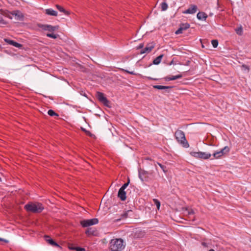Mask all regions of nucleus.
Segmentation results:
<instances>
[{
  "instance_id": "1",
  "label": "nucleus",
  "mask_w": 251,
  "mask_h": 251,
  "mask_svg": "<svg viewBox=\"0 0 251 251\" xmlns=\"http://www.w3.org/2000/svg\"><path fill=\"white\" fill-rule=\"evenodd\" d=\"M24 208L28 212L33 213H40L42 212L44 207L42 203L39 202H29L24 206Z\"/></svg>"
},
{
  "instance_id": "2",
  "label": "nucleus",
  "mask_w": 251,
  "mask_h": 251,
  "mask_svg": "<svg viewBox=\"0 0 251 251\" xmlns=\"http://www.w3.org/2000/svg\"><path fill=\"white\" fill-rule=\"evenodd\" d=\"M125 248L123 240L119 239H112L109 243V249L112 251H120Z\"/></svg>"
},
{
  "instance_id": "3",
  "label": "nucleus",
  "mask_w": 251,
  "mask_h": 251,
  "mask_svg": "<svg viewBox=\"0 0 251 251\" xmlns=\"http://www.w3.org/2000/svg\"><path fill=\"white\" fill-rule=\"evenodd\" d=\"M175 137L177 142L184 148H188L189 145L187 142L185 133L181 130L177 129L175 133Z\"/></svg>"
},
{
  "instance_id": "4",
  "label": "nucleus",
  "mask_w": 251,
  "mask_h": 251,
  "mask_svg": "<svg viewBox=\"0 0 251 251\" xmlns=\"http://www.w3.org/2000/svg\"><path fill=\"white\" fill-rule=\"evenodd\" d=\"M190 154L195 158L201 159H208L211 156L210 153L201 151H191Z\"/></svg>"
},
{
  "instance_id": "5",
  "label": "nucleus",
  "mask_w": 251,
  "mask_h": 251,
  "mask_svg": "<svg viewBox=\"0 0 251 251\" xmlns=\"http://www.w3.org/2000/svg\"><path fill=\"white\" fill-rule=\"evenodd\" d=\"M230 151V149L228 146L225 147L219 151H215L213 153V156L215 159H219L222 156L226 154Z\"/></svg>"
},
{
  "instance_id": "6",
  "label": "nucleus",
  "mask_w": 251,
  "mask_h": 251,
  "mask_svg": "<svg viewBox=\"0 0 251 251\" xmlns=\"http://www.w3.org/2000/svg\"><path fill=\"white\" fill-rule=\"evenodd\" d=\"M96 97L99 101L103 103L104 105L107 107H110L109 105V101L105 97L103 93L100 92H97L96 93Z\"/></svg>"
},
{
  "instance_id": "7",
  "label": "nucleus",
  "mask_w": 251,
  "mask_h": 251,
  "mask_svg": "<svg viewBox=\"0 0 251 251\" xmlns=\"http://www.w3.org/2000/svg\"><path fill=\"white\" fill-rule=\"evenodd\" d=\"M38 26L42 29L50 32H53L57 30L59 28L58 25L52 26L50 25H43L41 24H38Z\"/></svg>"
},
{
  "instance_id": "8",
  "label": "nucleus",
  "mask_w": 251,
  "mask_h": 251,
  "mask_svg": "<svg viewBox=\"0 0 251 251\" xmlns=\"http://www.w3.org/2000/svg\"><path fill=\"white\" fill-rule=\"evenodd\" d=\"M99 220L97 218H94L92 219L84 220L80 221L81 225L84 227H88L90 226L96 225L98 224Z\"/></svg>"
},
{
  "instance_id": "9",
  "label": "nucleus",
  "mask_w": 251,
  "mask_h": 251,
  "mask_svg": "<svg viewBox=\"0 0 251 251\" xmlns=\"http://www.w3.org/2000/svg\"><path fill=\"white\" fill-rule=\"evenodd\" d=\"M190 27V24L186 23L181 24L179 25V28L176 31V34H179L182 33L183 31L188 29Z\"/></svg>"
},
{
  "instance_id": "10",
  "label": "nucleus",
  "mask_w": 251,
  "mask_h": 251,
  "mask_svg": "<svg viewBox=\"0 0 251 251\" xmlns=\"http://www.w3.org/2000/svg\"><path fill=\"white\" fill-rule=\"evenodd\" d=\"M154 48V44L153 43H149L144 49L141 50L140 53H148L150 52Z\"/></svg>"
},
{
  "instance_id": "11",
  "label": "nucleus",
  "mask_w": 251,
  "mask_h": 251,
  "mask_svg": "<svg viewBox=\"0 0 251 251\" xmlns=\"http://www.w3.org/2000/svg\"><path fill=\"white\" fill-rule=\"evenodd\" d=\"M10 13L12 15L14 16L17 20L22 21L24 20V14L19 10L13 11Z\"/></svg>"
},
{
  "instance_id": "12",
  "label": "nucleus",
  "mask_w": 251,
  "mask_h": 251,
  "mask_svg": "<svg viewBox=\"0 0 251 251\" xmlns=\"http://www.w3.org/2000/svg\"><path fill=\"white\" fill-rule=\"evenodd\" d=\"M44 238H45L46 241L50 245L53 247H59V248L60 247V246L55 241H54L52 239L50 238L49 236L45 235Z\"/></svg>"
},
{
  "instance_id": "13",
  "label": "nucleus",
  "mask_w": 251,
  "mask_h": 251,
  "mask_svg": "<svg viewBox=\"0 0 251 251\" xmlns=\"http://www.w3.org/2000/svg\"><path fill=\"white\" fill-rule=\"evenodd\" d=\"M149 174L148 172L144 170L141 169L139 170V177L142 181L146 180L147 175Z\"/></svg>"
},
{
  "instance_id": "14",
  "label": "nucleus",
  "mask_w": 251,
  "mask_h": 251,
  "mask_svg": "<svg viewBox=\"0 0 251 251\" xmlns=\"http://www.w3.org/2000/svg\"><path fill=\"white\" fill-rule=\"evenodd\" d=\"M118 197L122 201H124L126 200V192L125 190L120 189L118 193Z\"/></svg>"
},
{
  "instance_id": "15",
  "label": "nucleus",
  "mask_w": 251,
  "mask_h": 251,
  "mask_svg": "<svg viewBox=\"0 0 251 251\" xmlns=\"http://www.w3.org/2000/svg\"><path fill=\"white\" fill-rule=\"evenodd\" d=\"M197 10V6L196 5H191L190 7L183 12L184 14H194Z\"/></svg>"
},
{
  "instance_id": "16",
  "label": "nucleus",
  "mask_w": 251,
  "mask_h": 251,
  "mask_svg": "<svg viewBox=\"0 0 251 251\" xmlns=\"http://www.w3.org/2000/svg\"><path fill=\"white\" fill-rule=\"evenodd\" d=\"M4 41L8 44L12 45L17 48H21L22 46L21 44L12 40H10L8 39H4Z\"/></svg>"
},
{
  "instance_id": "17",
  "label": "nucleus",
  "mask_w": 251,
  "mask_h": 251,
  "mask_svg": "<svg viewBox=\"0 0 251 251\" xmlns=\"http://www.w3.org/2000/svg\"><path fill=\"white\" fill-rule=\"evenodd\" d=\"M182 75L181 74H179L176 75H172L171 76H168L164 78L165 81H169L171 80H174L177 79L181 78L182 77Z\"/></svg>"
},
{
  "instance_id": "18",
  "label": "nucleus",
  "mask_w": 251,
  "mask_h": 251,
  "mask_svg": "<svg viewBox=\"0 0 251 251\" xmlns=\"http://www.w3.org/2000/svg\"><path fill=\"white\" fill-rule=\"evenodd\" d=\"M132 210H127L125 211L123 214L121 215V217L119 219L116 220V221H120L121 220L125 219L128 217V214L129 213H131Z\"/></svg>"
},
{
  "instance_id": "19",
  "label": "nucleus",
  "mask_w": 251,
  "mask_h": 251,
  "mask_svg": "<svg viewBox=\"0 0 251 251\" xmlns=\"http://www.w3.org/2000/svg\"><path fill=\"white\" fill-rule=\"evenodd\" d=\"M45 13L47 15L57 16V12L53 10L51 8L47 9L45 10Z\"/></svg>"
},
{
  "instance_id": "20",
  "label": "nucleus",
  "mask_w": 251,
  "mask_h": 251,
  "mask_svg": "<svg viewBox=\"0 0 251 251\" xmlns=\"http://www.w3.org/2000/svg\"><path fill=\"white\" fill-rule=\"evenodd\" d=\"M197 18L199 19V20H206V18H207V14L204 13V12H199L198 14H197Z\"/></svg>"
},
{
  "instance_id": "21",
  "label": "nucleus",
  "mask_w": 251,
  "mask_h": 251,
  "mask_svg": "<svg viewBox=\"0 0 251 251\" xmlns=\"http://www.w3.org/2000/svg\"><path fill=\"white\" fill-rule=\"evenodd\" d=\"M173 86H162V85H153V88L159 90H166V89H170L172 88Z\"/></svg>"
},
{
  "instance_id": "22",
  "label": "nucleus",
  "mask_w": 251,
  "mask_h": 251,
  "mask_svg": "<svg viewBox=\"0 0 251 251\" xmlns=\"http://www.w3.org/2000/svg\"><path fill=\"white\" fill-rule=\"evenodd\" d=\"M96 230L93 229V228H91V227H90V228H88L85 231V233L86 234H87V235H95V232H96Z\"/></svg>"
},
{
  "instance_id": "23",
  "label": "nucleus",
  "mask_w": 251,
  "mask_h": 251,
  "mask_svg": "<svg viewBox=\"0 0 251 251\" xmlns=\"http://www.w3.org/2000/svg\"><path fill=\"white\" fill-rule=\"evenodd\" d=\"M56 8L60 12L64 13L65 15H68L69 14V12L66 11L63 7L61 6L56 4L55 5Z\"/></svg>"
},
{
  "instance_id": "24",
  "label": "nucleus",
  "mask_w": 251,
  "mask_h": 251,
  "mask_svg": "<svg viewBox=\"0 0 251 251\" xmlns=\"http://www.w3.org/2000/svg\"><path fill=\"white\" fill-rule=\"evenodd\" d=\"M163 56V54L159 55L158 57H157L155 59L153 60V64L155 65L159 64L160 63Z\"/></svg>"
},
{
  "instance_id": "25",
  "label": "nucleus",
  "mask_w": 251,
  "mask_h": 251,
  "mask_svg": "<svg viewBox=\"0 0 251 251\" xmlns=\"http://www.w3.org/2000/svg\"><path fill=\"white\" fill-rule=\"evenodd\" d=\"M48 114H49V115H50V116H59V115L58 114H57V113L55 112L52 109H50L48 112Z\"/></svg>"
},
{
  "instance_id": "26",
  "label": "nucleus",
  "mask_w": 251,
  "mask_h": 251,
  "mask_svg": "<svg viewBox=\"0 0 251 251\" xmlns=\"http://www.w3.org/2000/svg\"><path fill=\"white\" fill-rule=\"evenodd\" d=\"M161 8L162 11L166 10L168 8V4L166 2H163L161 4Z\"/></svg>"
},
{
  "instance_id": "27",
  "label": "nucleus",
  "mask_w": 251,
  "mask_h": 251,
  "mask_svg": "<svg viewBox=\"0 0 251 251\" xmlns=\"http://www.w3.org/2000/svg\"><path fill=\"white\" fill-rule=\"evenodd\" d=\"M81 129L82 131L84 132L87 135H88V136H89L90 137H92V136L93 135L90 131L86 130L83 127H81Z\"/></svg>"
},
{
  "instance_id": "28",
  "label": "nucleus",
  "mask_w": 251,
  "mask_h": 251,
  "mask_svg": "<svg viewBox=\"0 0 251 251\" xmlns=\"http://www.w3.org/2000/svg\"><path fill=\"white\" fill-rule=\"evenodd\" d=\"M236 32L238 35H242L243 34V28L241 26L236 29Z\"/></svg>"
},
{
  "instance_id": "29",
  "label": "nucleus",
  "mask_w": 251,
  "mask_h": 251,
  "mask_svg": "<svg viewBox=\"0 0 251 251\" xmlns=\"http://www.w3.org/2000/svg\"><path fill=\"white\" fill-rule=\"evenodd\" d=\"M153 201L154 203L156 205L157 208L159 209V207L160 206V201L157 199H153Z\"/></svg>"
},
{
  "instance_id": "30",
  "label": "nucleus",
  "mask_w": 251,
  "mask_h": 251,
  "mask_svg": "<svg viewBox=\"0 0 251 251\" xmlns=\"http://www.w3.org/2000/svg\"><path fill=\"white\" fill-rule=\"evenodd\" d=\"M157 163L160 166V167L162 169V170H163V171L164 173H166L167 172V168L165 166H164L158 162H157Z\"/></svg>"
},
{
  "instance_id": "31",
  "label": "nucleus",
  "mask_w": 251,
  "mask_h": 251,
  "mask_svg": "<svg viewBox=\"0 0 251 251\" xmlns=\"http://www.w3.org/2000/svg\"><path fill=\"white\" fill-rule=\"evenodd\" d=\"M47 36L50 38H51L53 39H56L57 37V35L54 34L53 33H47Z\"/></svg>"
},
{
  "instance_id": "32",
  "label": "nucleus",
  "mask_w": 251,
  "mask_h": 251,
  "mask_svg": "<svg viewBox=\"0 0 251 251\" xmlns=\"http://www.w3.org/2000/svg\"><path fill=\"white\" fill-rule=\"evenodd\" d=\"M211 44L214 48H217L218 45V41L217 40H212Z\"/></svg>"
},
{
  "instance_id": "33",
  "label": "nucleus",
  "mask_w": 251,
  "mask_h": 251,
  "mask_svg": "<svg viewBox=\"0 0 251 251\" xmlns=\"http://www.w3.org/2000/svg\"><path fill=\"white\" fill-rule=\"evenodd\" d=\"M130 182V180L128 178V181L126 183H125L121 188L120 189L125 190L126 188L128 186L129 183Z\"/></svg>"
},
{
  "instance_id": "34",
  "label": "nucleus",
  "mask_w": 251,
  "mask_h": 251,
  "mask_svg": "<svg viewBox=\"0 0 251 251\" xmlns=\"http://www.w3.org/2000/svg\"><path fill=\"white\" fill-rule=\"evenodd\" d=\"M241 68L243 70H246L248 72H249L250 71V68L249 67L245 64H243L241 66Z\"/></svg>"
},
{
  "instance_id": "35",
  "label": "nucleus",
  "mask_w": 251,
  "mask_h": 251,
  "mask_svg": "<svg viewBox=\"0 0 251 251\" xmlns=\"http://www.w3.org/2000/svg\"><path fill=\"white\" fill-rule=\"evenodd\" d=\"M72 250H75L76 251H85V249L80 247H75L74 248H70Z\"/></svg>"
},
{
  "instance_id": "36",
  "label": "nucleus",
  "mask_w": 251,
  "mask_h": 251,
  "mask_svg": "<svg viewBox=\"0 0 251 251\" xmlns=\"http://www.w3.org/2000/svg\"><path fill=\"white\" fill-rule=\"evenodd\" d=\"M122 70H123V71L125 72L126 73L130 74V75H136V74L134 72H133V71L130 72V71H127V70H124V69H123Z\"/></svg>"
},
{
  "instance_id": "37",
  "label": "nucleus",
  "mask_w": 251,
  "mask_h": 251,
  "mask_svg": "<svg viewBox=\"0 0 251 251\" xmlns=\"http://www.w3.org/2000/svg\"><path fill=\"white\" fill-rule=\"evenodd\" d=\"M188 214L189 215H194V211L193 209H190L188 210Z\"/></svg>"
},
{
  "instance_id": "38",
  "label": "nucleus",
  "mask_w": 251,
  "mask_h": 251,
  "mask_svg": "<svg viewBox=\"0 0 251 251\" xmlns=\"http://www.w3.org/2000/svg\"><path fill=\"white\" fill-rule=\"evenodd\" d=\"M201 244V245L204 248H208V244L207 243L205 242L204 241L202 242Z\"/></svg>"
},
{
  "instance_id": "39",
  "label": "nucleus",
  "mask_w": 251,
  "mask_h": 251,
  "mask_svg": "<svg viewBox=\"0 0 251 251\" xmlns=\"http://www.w3.org/2000/svg\"><path fill=\"white\" fill-rule=\"evenodd\" d=\"M0 23L2 24H5L6 22L4 21V20L3 19V18L0 16Z\"/></svg>"
},
{
  "instance_id": "40",
  "label": "nucleus",
  "mask_w": 251,
  "mask_h": 251,
  "mask_svg": "<svg viewBox=\"0 0 251 251\" xmlns=\"http://www.w3.org/2000/svg\"><path fill=\"white\" fill-rule=\"evenodd\" d=\"M144 47V44H140L138 47H137V49H142Z\"/></svg>"
},
{
  "instance_id": "41",
  "label": "nucleus",
  "mask_w": 251,
  "mask_h": 251,
  "mask_svg": "<svg viewBox=\"0 0 251 251\" xmlns=\"http://www.w3.org/2000/svg\"><path fill=\"white\" fill-rule=\"evenodd\" d=\"M147 78L148 79H150V80H157V79H156V78H152L151 77H147Z\"/></svg>"
},
{
  "instance_id": "42",
  "label": "nucleus",
  "mask_w": 251,
  "mask_h": 251,
  "mask_svg": "<svg viewBox=\"0 0 251 251\" xmlns=\"http://www.w3.org/2000/svg\"><path fill=\"white\" fill-rule=\"evenodd\" d=\"M0 241H4L5 243H7L8 242V241L7 240H6L5 239H3L2 238H0Z\"/></svg>"
},
{
  "instance_id": "43",
  "label": "nucleus",
  "mask_w": 251,
  "mask_h": 251,
  "mask_svg": "<svg viewBox=\"0 0 251 251\" xmlns=\"http://www.w3.org/2000/svg\"><path fill=\"white\" fill-rule=\"evenodd\" d=\"M146 160H151L149 157H147L145 158Z\"/></svg>"
},
{
  "instance_id": "44",
  "label": "nucleus",
  "mask_w": 251,
  "mask_h": 251,
  "mask_svg": "<svg viewBox=\"0 0 251 251\" xmlns=\"http://www.w3.org/2000/svg\"><path fill=\"white\" fill-rule=\"evenodd\" d=\"M208 251H215L213 249H210Z\"/></svg>"
}]
</instances>
